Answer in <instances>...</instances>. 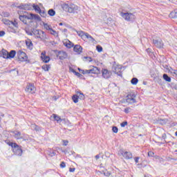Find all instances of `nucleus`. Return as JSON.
Segmentation results:
<instances>
[{
  "instance_id": "7c9ffc66",
  "label": "nucleus",
  "mask_w": 177,
  "mask_h": 177,
  "mask_svg": "<svg viewBox=\"0 0 177 177\" xmlns=\"http://www.w3.org/2000/svg\"><path fill=\"white\" fill-rule=\"evenodd\" d=\"M41 68L44 70V71H49L50 68V65L45 64L41 66Z\"/></svg>"
},
{
  "instance_id": "bf43d9fd",
  "label": "nucleus",
  "mask_w": 177,
  "mask_h": 177,
  "mask_svg": "<svg viewBox=\"0 0 177 177\" xmlns=\"http://www.w3.org/2000/svg\"><path fill=\"white\" fill-rule=\"evenodd\" d=\"M53 156H56V153L53 152Z\"/></svg>"
},
{
  "instance_id": "2f4dec72",
  "label": "nucleus",
  "mask_w": 177,
  "mask_h": 177,
  "mask_svg": "<svg viewBox=\"0 0 177 177\" xmlns=\"http://www.w3.org/2000/svg\"><path fill=\"white\" fill-rule=\"evenodd\" d=\"M163 79L165 81H167V82H171V77L167 74L163 75Z\"/></svg>"
},
{
  "instance_id": "412c9836",
  "label": "nucleus",
  "mask_w": 177,
  "mask_h": 177,
  "mask_svg": "<svg viewBox=\"0 0 177 177\" xmlns=\"http://www.w3.org/2000/svg\"><path fill=\"white\" fill-rule=\"evenodd\" d=\"M1 54L3 59H9V53L7 50L3 49Z\"/></svg>"
},
{
  "instance_id": "680f3d73",
  "label": "nucleus",
  "mask_w": 177,
  "mask_h": 177,
  "mask_svg": "<svg viewBox=\"0 0 177 177\" xmlns=\"http://www.w3.org/2000/svg\"><path fill=\"white\" fill-rule=\"evenodd\" d=\"M78 70H79L80 72L81 71V68H78Z\"/></svg>"
},
{
  "instance_id": "09e8293b",
  "label": "nucleus",
  "mask_w": 177,
  "mask_h": 177,
  "mask_svg": "<svg viewBox=\"0 0 177 177\" xmlns=\"http://www.w3.org/2000/svg\"><path fill=\"white\" fill-rule=\"evenodd\" d=\"M5 35V31H0V37H3Z\"/></svg>"
},
{
  "instance_id": "9d476101",
  "label": "nucleus",
  "mask_w": 177,
  "mask_h": 177,
  "mask_svg": "<svg viewBox=\"0 0 177 177\" xmlns=\"http://www.w3.org/2000/svg\"><path fill=\"white\" fill-rule=\"evenodd\" d=\"M112 70L115 74H117L119 77H122V73L121 72L122 66L121 65H113Z\"/></svg>"
},
{
  "instance_id": "423d86ee",
  "label": "nucleus",
  "mask_w": 177,
  "mask_h": 177,
  "mask_svg": "<svg viewBox=\"0 0 177 177\" xmlns=\"http://www.w3.org/2000/svg\"><path fill=\"white\" fill-rule=\"evenodd\" d=\"M100 70L96 66H92L90 70L82 71V74H100Z\"/></svg>"
},
{
  "instance_id": "e433bc0d",
  "label": "nucleus",
  "mask_w": 177,
  "mask_h": 177,
  "mask_svg": "<svg viewBox=\"0 0 177 177\" xmlns=\"http://www.w3.org/2000/svg\"><path fill=\"white\" fill-rule=\"evenodd\" d=\"M50 33L52 34V35H57V32H56V30H53L52 28L50 30Z\"/></svg>"
},
{
  "instance_id": "4468645a",
  "label": "nucleus",
  "mask_w": 177,
  "mask_h": 177,
  "mask_svg": "<svg viewBox=\"0 0 177 177\" xmlns=\"http://www.w3.org/2000/svg\"><path fill=\"white\" fill-rule=\"evenodd\" d=\"M153 44L156 46V48H163L164 47V43L162 42V40L161 39H153Z\"/></svg>"
},
{
  "instance_id": "052dcab7",
  "label": "nucleus",
  "mask_w": 177,
  "mask_h": 177,
  "mask_svg": "<svg viewBox=\"0 0 177 177\" xmlns=\"http://www.w3.org/2000/svg\"><path fill=\"white\" fill-rule=\"evenodd\" d=\"M63 25V23H59V26H62Z\"/></svg>"
},
{
  "instance_id": "20e7f679",
  "label": "nucleus",
  "mask_w": 177,
  "mask_h": 177,
  "mask_svg": "<svg viewBox=\"0 0 177 177\" xmlns=\"http://www.w3.org/2000/svg\"><path fill=\"white\" fill-rule=\"evenodd\" d=\"M120 15L127 21H133L136 19V16L131 12H121Z\"/></svg>"
},
{
  "instance_id": "a19ab883",
  "label": "nucleus",
  "mask_w": 177,
  "mask_h": 177,
  "mask_svg": "<svg viewBox=\"0 0 177 177\" xmlns=\"http://www.w3.org/2000/svg\"><path fill=\"white\" fill-rule=\"evenodd\" d=\"M72 71H73V73H74L75 74V75H77V77H81V75H82L80 73L76 72L75 71H74V69H72Z\"/></svg>"
},
{
  "instance_id": "a211bd4d",
  "label": "nucleus",
  "mask_w": 177,
  "mask_h": 177,
  "mask_svg": "<svg viewBox=\"0 0 177 177\" xmlns=\"http://www.w3.org/2000/svg\"><path fill=\"white\" fill-rule=\"evenodd\" d=\"M19 20L24 23V24H27V20H30V15H20L19 16Z\"/></svg>"
},
{
  "instance_id": "39448f33",
  "label": "nucleus",
  "mask_w": 177,
  "mask_h": 177,
  "mask_svg": "<svg viewBox=\"0 0 177 177\" xmlns=\"http://www.w3.org/2000/svg\"><path fill=\"white\" fill-rule=\"evenodd\" d=\"M119 156H122L125 160H132V153L120 149L118 152Z\"/></svg>"
},
{
  "instance_id": "393cba45",
  "label": "nucleus",
  "mask_w": 177,
  "mask_h": 177,
  "mask_svg": "<svg viewBox=\"0 0 177 177\" xmlns=\"http://www.w3.org/2000/svg\"><path fill=\"white\" fill-rule=\"evenodd\" d=\"M169 17H171V19H176V17H177V10H175L172 11L169 14Z\"/></svg>"
},
{
  "instance_id": "0eeeda50",
  "label": "nucleus",
  "mask_w": 177,
  "mask_h": 177,
  "mask_svg": "<svg viewBox=\"0 0 177 177\" xmlns=\"http://www.w3.org/2000/svg\"><path fill=\"white\" fill-rule=\"evenodd\" d=\"M12 147L13 148L12 151L15 156H21L23 154V150L17 144L13 143Z\"/></svg>"
},
{
  "instance_id": "3c124183",
  "label": "nucleus",
  "mask_w": 177,
  "mask_h": 177,
  "mask_svg": "<svg viewBox=\"0 0 177 177\" xmlns=\"http://www.w3.org/2000/svg\"><path fill=\"white\" fill-rule=\"evenodd\" d=\"M75 171V168H69V172H74Z\"/></svg>"
},
{
  "instance_id": "f8f14e48",
  "label": "nucleus",
  "mask_w": 177,
  "mask_h": 177,
  "mask_svg": "<svg viewBox=\"0 0 177 177\" xmlns=\"http://www.w3.org/2000/svg\"><path fill=\"white\" fill-rule=\"evenodd\" d=\"M26 92L28 93H34L35 92V86L33 84H28L26 87Z\"/></svg>"
},
{
  "instance_id": "58836bf2",
  "label": "nucleus",
  "mask_w": 177,
  "mask_h": 177,
  "mask_svg": "<svg viewBox=\"0 0 177 177\" xmlns=\"http://www.w3.org/2000/svg\"><path fill=\"white\" fill-rule=\"evenodd\" d=\"M32 127L35 129V131H41V127H39V126L36 125V124H33Z\"/></svg>"
},
{
  "instance_id": "f257e3e1",
  "label": "nucleus",
  "mask_w": 177,
  "mask_h": 177,
  "mask_svg": "<svg viewBox=\"0 0 177 177\" xmlns=\"http://www.w3.org/2000/svg\"><path fill=\"white\" fill-rule=\"evenodd\" d=\"M62 8L68 13H77L78 10V6H75V4H64Z\"/></svg>"
},
{
  "instance_id": "c9c22d12",
  "label": "nucleus",
  "mask_w": 177,
  "mask_h": 177,
  "mask_svg": "<svg viewBox=\"0 0 177 177\" xmlns=\"http://www.w3.org/2000/svg\"><path fill=\"white\" fill-rule=\"evenodd\" d=\"M9 31H10V32H13L14 34H16V32H17V30L12 28V27H9Z\"/></svg>"
},
{
  "instance_id": "f3484780",
  "label": "nucleus",
  "mask_w": 177,
  "mask_h": 177,
  "mask_svg": "<svg viewBox=\"0 0 177 177\" xmlns=\"http://www.w3.org/2000/svg\"><path fill=\"white\" fill-rule=\"evenodd\" d=\"M12 133H13L14 138H15V139H24V137L21 136V133L20 131H12Z\"/></svg>"
},
{
  "instance_id": "1a4fd4ad",
  "label": "nucleus",
  "mask_w": 177,
  "mask_h": 177,
  "mask_svg": "<svg viewBox=\"0 0 177 177\" xmlns=\"http://www.w3.org/2000/svg\"><path fill=\"white\" fill-rule=\"evenodd\" d=\"M126 102L130 104L132 103H136V95L134 93H130L126 97Z\"/></svg>"
},
{
  "instance_id": "79ce46f5",
  "label": "nucleus",
  "mask_w": 177,
  "mask_h": 177,
  "mask_svg": "<svg viewBox=\"0 0 177 177\" xmlns=\"http://www.w3.org/2000/svg\"><path fill=\"white\" fill-rule=\"evenodd\" d=\"M124 113H126L127 114H128L129 113H130L131 111V108H125L124 110Z\"/></svg>"
},
{
  "instance_id": "13d9d810",
  "label": "nucleus",
  "mask_w": 177,
  "mask_h": 177,
  "mask_svg": "<svg viewBox=\"0 0 177 177\" xmlns=\"http://www.w3.org/2000/svg\"><path fill=\"white\" fill-rule=\"evenodd\" d=\"M82 71H85V70H81L80 69V73L82 74Z\"/></svg>"
},
{
  "instance_id": "8fccbe9b",
  "label": "nucleus",
  "mask_w": 177,
  "mask_h": 177,
  "mask_svg": "<svg viewBox=\"0 0 177 177\" xmlns=\"http://www.w3.org/2000/svg\"><path fill=\"white\" fill-rule=\"evenodd\" d=\"M139 157H136V158H135V162L136 163V164H138V162H139Z\"/></svg>"
},
{
  "instance_id": "6e6d98bb",
  "label": "nucleus",
  "mask_w": 177,
  "mask_h": 177,
  "mask_svg": "<svg viewBox=\"0 0 177 177\" xmlns=\"http://www.w3.org/2000/svg\"><path fill=\"white\" fill-rule=\"evenodd\" d=\"M96 160H99L100 158V156L99 155L95 156Z\"/></svg>"
},
{
  "instance_id": "9b49d317",
  "label": "nucleus",
  "mask_w": 177,
  "mask_h": 177,
  "mask_svg": "<svg viewBox=\"0 0 177 177\" xmlns=\"http://www.w3.org/2000/svg\"><path fill=\"white\" fill-rule=\"evenodd\" d=\"M18 9H22L23 10H32V4H21L17 6Z\"/></svg>"
},
{
  "instance_id": "6ab92c4d",
  "label": "nucleus",
  "mask_w": 177,
  "mask_h": 177,
  "mask_svg": "<svg viewBox=\"0 0 177 177\" xmlns=\"http://www.w3.org/2000/svg\"><path fill=\"white\" fill-rule=\"evenodd\" d=\"M58 57L60 60H64V59L67 58V53L64 51H59L58 53Z\"/></svg>"
},
{
  "instance_id": "ddd939ff",
  "label": "nucleus",
  "mask_w": 177,
  "mask_h": 177,
  "mask_svg": "<svg viewBox=\"0 0 177 177\" xmlns=\"http://www.w3.org/2000/svg\"><path fill=\"white\" fill-rule=\"evenodd\" d=\"M102 74L103 78H104L105 80H109V78L111 77L112 73H111V71H109L107 69H102Z\"/></svg>"
},
{
  "instance_id": "b1692460",
  "label": "nucleus",
  "mask_w": 177,
  "mask_h": 177,
  "mask_svg": "<svg viewBox=\"0 0 177 177\" xmlns=\"http://www.w3.org/2000/svg\"><path fill=\"white\" fill-rule=\"evenodd\" d=\"M77 34L79 35V37H81L82 39H85V32L82 30L76 31Z\"/></svg>"
},
{
  "instance_id": "c85d7f7f",
  "label": "nucleus",
  "mask_w": 177,
  "mask_h": 177,
  "mask_svg": "<svg viewBox=\"0 0 177 177\" xmlns=\"http://www.w3.org/2000/svg\"><path fill=\"white\" fill-rule=\"evenodd\" d=\"M48 15H49V16L53 17L55 15H56V11H55L53 9H50L48 11Z\"/></svg>"
},
{
  "instance_id": "dca6fc26",
  "label": "nucleus",
  "mask_w": 177,
  "mask_h": 177,
  "mask_svg": "<svg viewBox=\"0 0 177 177\" xmlns=\"http://www.w3.org/2000/svg\"><path fill=\"white\" fill-rule=\"evenodd\" d=\"M29 19H30V20L35 19V20H37V21H41L42 20L41 19V17H39V15L37 14H32V13H30L29 15Z\"/></svg>"
},
{
  "instance_id": "c03bdc74",
  "label": "nucleus",
  "mask_w": 177,
  "mask_h": 177,
  "mask_svg": "<svg viewBox=\"0 0 177 177\" xmlns=\"http://www.w3.org/2000/svg\"><path fill=\"white\" fill-rule=\"evenodd\" d=\"M67 48H73L74 46V44H71L70 41L69 43L66 44Z\"/></svg>"
},
{
  "instance_id": "864d4df0",
  "label": "nucleus",
  "mask_w": 177,
  "mask_h": 177,
  "mask_svg": "<svg viewBox=\"0 0 177 177\" xmlns=\"http://www.w3.org/2000/svg\"><path fill=\"white\" fill-rule=\"evenodd\" d=\"M104 175L105 176H109L110 175V173H109L108 171H105V172H104Z\"/></svg>"
},
{
  "instance_id": "37998d69",
  "label": "nucleus",
  "mask_w": 177,
  "mask_h": 177,
  "mask_svg": "<svg viewBox=\"0 0 177 177\" xmlns=\"http://www.w3.org/2000/svg\"><path fill=\"white\" fill-rule=\"evenodd\" d=\"M148 156H149V157H153V156H154V152H153V151H149V152H148Z\"/></svg>"
},
{
  "instance_id": "a18cd8bd",
  "label": "nucleus",
  "mask_w": 177,
  "mask_h": 177,
  "mask_svg": "<svg viewBox=\"0 0 177 177\" xmlns=\"http://www.w3.org/2000/svg\"><path fill=\"white\" fill-rule=\"evenodd\" d=\"M61 168H66V163L64 162H62L60 164Z\"/></svg>"
},
{
  "instance_id": "4d7b16f0",
  "label": "nucleus",
  "mask_w": 177,
  "mask_h": 177,
  "mask_svg": "<svg viewBox=\"0 0 177 177\" xmlns=\"http://www.w3.org/2000/svg\"><path fill=\"white\" fill-rule=\"evenodd\" d=\"M53 100H57V98L56 97V96L53 97Z\"/></svg>"
},
{
  "instance_id": "6e6552de",
  "label": "nucleus",
  "mask_w": 177,
  "mask_h": 177,
  "mask_svg": "<svg viewBox=\"0 0 177 177\" xmlns=\"http://www.w3.org/2000/svg\"><path fill=\"white\" fill-rule=\"evenodd\" d=\"M17 56L19 62H27V59H28V57H27V54L21 50H19L17 53Z\"/></svg>"
},
{
  "instance_id": "473e14b6",
  "label": "nucleus",
  "mask_w": 177,
  "mask_h": 177,
  "mask_svg": "<svg viewBox=\"0 0 177 177\" xmlns=\"http://www.w3.org/2000/svg\"><path fill=\"white\" fill-rule=\"evenodd\" d=\"M78 95H75L72 97V100L74 102V103H78Z\"/></svg>"
},
{
  "instance_id": "f704fd0d",
  "label": "nucleus",
  "mask_w": 177,
  "mask_h": 177,
  "mask_svg": "<svg viewBox=\"0 0 177 177\" xmlns=\"http://www.w3.org/2000/svg\"><path fill=\"white\" fill-rule=\"evenodd\" d=\"M112 131L114 133H118V127L114 126L112 127Z\"/></svg>"
},
{
  "instance_id": "2eb2a0df",
  "label": "nucleus",
  "mask_w": 177,
  "mask_h": 177,
  "mask_svg": "<svg viewBox=\"0 0 177 177\" xmlns=\"http://www.w3.org/2000/svg\"><path fill=\"white\" fill-rule=\"evenodd\" d=\"M41 59L44 63H49L50 62V57L49 56H46V52L43 51L41 54Z\"/></svg>"
},
{
  "instance_id": "5701e85b",
  "label": "nucleus",
  "mask_w": 177,
  "mask_h": 177,
  "mask_svg": "<svg viewBox=\"0 0 177 177\" xmlns=\"http://www.w3.org/2000/svg\"><path fill=\"white\" fill-rule=\"evenodd\" d=\"M26 46L29 48V49H32V41H31V40L28 39L26 41Z\"/></svg>"
},
{
  "instance_id": "4c0bfd02",
  "label": "nucleus",
  "mask_w": 177,
  "mask_h": 177,
  "mask_svg": "<svg viewBox=\"0 0 177 177\" xmlns=\"http://www.w3.org/2000/svg\"><path fill=\"white\" fill-rule=\"evenodd\" d=\"M96 49L97 50V52H103V48L102 47V46H96Z\"/></svg>"
},
{
  "instance_id": "72a5a7b5",
  "label": "nucleus",
  "mask_w": 177,
  "mask_h": 177,
  "mask_svg": "<svg viewBox=\"0 0 177 177\" xmlns=\"http://www.w3.org/2000/svg\"><path fill=\"white\" fill-rule=\"evenodd\" d=\"M53 118H54V120H55V121H57V122L62 121V118H60V117H59L57 115L53 114Z\"/></svg>"
},
{
  "instance_id": "de8ad7c7",
  "label": "nucleus",
  "mask_w": 177,
  "mask_h": 177,
  "mask_svg": "<svg viewBox=\"0 0 177 177\" xmlns=\"http://www.w3.org/2000/svg\"><path fill=\"white\" fill-rule=\"evenodd\" d=\"M63 142H64V146H67L68 145V140H63Z\"/></svg>"
},
{
  "instance_id": "f03ea898",
  "label": "nucleus",
  "mask_w": 177,
  "mask_h": 177,
  "mask_svg": "<svg viewBox=\"0 0 177 177\" xmlns=\"http://www.w3.org/2000/svg\"><path fill=\"white\" fill-rule=\"evenodd\" d=\"M33 34L35 35L36 38H39L41 41H46V39H48L46 33L41 30H34Z\"/></svg>"
},
{
  "instance_id": "ea45409f",
  "label": "nucleus",
  "mask_w": 177,
  "mask_h": 177,
  "mask_svg": "<svg viewBox=\"0 0 177 177\" xmlns=\"http://www.w3.org/2000/svg\"><path fill=\"white\" fill-rule=\"evenodd\" d=\"M127 125H128V122L127 121L123 122L120 124V127H122V128H124V127H127Z\"/></svg>"
},
{
  "instance_id": "4be33fe9",
  "label": "nucleus",
  "mask_w": 177,
  "mask_h": 177,
  "mask_svg": "<svg viewBox=\"0 0 177 177\" xmlns=\"http://www.w3.org/2000/svg\"><path fill=\"white\" fill-rule=\"evenodd\" d=\"M16 56V50H12L10 53H8V59H13Z\"/></svg>"
},
{
  "instance_id": "c756f323",
  "label": "nucleus",
  "mask_w": 177,
  "mask_h": 177,
  "mask_svg": "<svg viewBox=\"0 0 177 177\" xmlns=\"http://www.w3.org/2000/svg\"><path fill=\"white\" fill-rule=\"evenodd\" d=\"M138 82H139V80H138V78L136 77H133L131 80V83L132 84V85H137Z\"/></svg>"
},
{
  "instance_id": "49530a36",
  "label": "nucleus",
  "mask_w": 177,
  "mask_h": 177,
  "mask_svg": "<svg viewBox=\"0 0 177 177\" xmlns=\"http://www.w3.org/2000/svg\"><path fill=\"white\" fill-rule=\"evenodd\" d=\"M87 38V39H88L89 38H91V35L88 33H84V39Z\"/></svg>"
},
{
  "instance_id": "7ed1b4c3",
  "label": "nucleus",
  "mask_w": 177,
  "mask_h": 177,
  "mask_svg": "<svg viewBox=\"0 0 177 177\" xmlns=\"http://www.w3.org/2000/svg\"><path fill=\"white\" fill-rule=\"evenodd\" d=\"M32 10H35L36 13H39L41 17H46L48 16V14H46V11L45 10H41V8H39V6L33 3L32 4Z\"/></svg>"
},
{
  "instance_id": "bb28decb",
  "label": "nucleus",
  "mask_w": 177,
  "mask_h": 177,
  "mask_svg": "<svg viewBox=\"0 0 177 177\" xmlns=\"http://www.w3.org/2000/svg\"><path fill=\"white\" fill-rule=\"evenodd\" d=\"M43 26L46 30H48V31H50L52 30V26L45 22H43Z\"/></svg>"
},
{
  "instance_id": "cd10ccee",
  "label": "nucleus",
  "mask_w": 177,
  "mask_h": 177,
  "mask_svg": "<svg viewBox=\"0 0 177 177\" xmlns=\"http://www.w3.org/2000/svg\"><path fill=\"white\" fill-rule=\"evenodd\" d=\"M77 96L78 99H80L81 100H84V99H85V95H84V93L77 92Z\"/></svg>"
},
{
  "instance_id": "aec40b11",
  "label": "nucleus",
  "mask_w": 177,
  "mask_h": 177,
  "mask_svg": "<svg viewBox=\"0 0 177 177\" xmlns=\"http://www.w3.org/2000/svg\"><path fill=\"white\" fill-rule=\"evenodd\" d=\"M74 52H76L78 55H80L82 52V47L80 45H75L73 48Z\"/></svg>"
},
{
  "instance_id": "a878e982",
  "label": "nucleus",
  "mask_w": 177,
  "mask_h": 177,
  "mask_svg": "<svg viewBox=\"0 0 177 177\" xmlns=\"http://www.w3.org/2000/svg\"><path fill=\"white\" fill-rule=\"evenodd\" d=\"M5 24H12L15 27H17V22L15 21L14 22L10 21L9 20H6V22H4Z\"/></svg>"
},
{
  "instance_id": "e2e57ef3",
  "label": "nucleus",
  "mask_w": 177,
  "mask_h": 177,
  "mask_svg": "<svg viewBox=\"0 0 177 177\" xmlns=\"http://www.w3.org/2000/svg\"><path fill=\"white\" fill-rule=\"evenodd\" d=\"M176 136H177V131L175 133Z\"/></svg>"
},
{
  "instance_id": "603ef678",
  "label": "nucleus",
  "mask_w": 177,
  "mask_h": 177,
  "mask_svg": "<svg viewBox=\"0 0 177 177\" xmlns=\"http://www.w3.org/2000/svg\"><path fill=\"white\" fill-rule=\"evenodd\" d=\"M89 41H92L93 42H95V39L91 36V37H88Z\"/></svg>"
},
{
  "instance_id": "5fc2aeb1",
  "label": "nucleus",
  "mask_w": 177,
  "mask_h": 177,
  "mask_svg": "<svg viewBox=\"0 0 177 177\" xmlns=\"http://www.w3.org/2000/svg\"><path fill=\"white\" fill-rule=\"evenodd\" d=\"M162 139H166L167 138V134L163 133L162 136Z\"/></svg>"
}]
</instances>
